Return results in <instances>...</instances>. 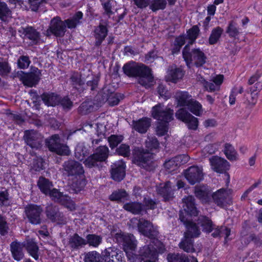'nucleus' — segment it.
Segmentation results:
<instances>
[{
    "instance_id": "obj_1",
    "label": "nucleus",
    "mask_w": 262,
    "mask_h": 262,
    "mask_svg": "<svg viewBox=\"0 0 262 262\" xmlns=\"http://www.w3.org/2000/svg\"><path fill=\"white\" fill-rule=\"evenodd\" d=\"M125 74L129 77H139V83L146 87L149 88L152 85L154 77L151 70L144 64H138L135 62L127 63L123 67Z\"/></svg>"
},
{
    "instance_id": "obj_2",
    "label": "nucleus",
    "mask_w": 262,
    "mask_h": 262,
    "mask_svg": "<svg viewBox=\"0 0 262 262\" xmlns=\"http://www.w3.org/2000/svg\"><path fill=\"white\" fill-rule=\"evenodd\" d=\"M146 147L148 149L136 148L133 151V162L146 170H151L150 165L149 151L156 149L159 147V143L155 137H148L145 142Z\"/></svg>"
},
{
    "instance_id": "obj_3",
    "label": "nucleus",
    "mask_w": 262,
    "mask_h": 262,
    "mask_svg": "<svg viewBox=\"0 0 262 262\" xmlns=\"http://www.w3.org/2000/svg\"><path fill=\"white\" fill-rule=\"evenodd\" d=\"M183 57L189 68L193 66L202 67L206 61V56L202 50L200 49L190 50L188 45L185 46L183 50Z\"/></svg>"
},
{
    "instance_id": "obj_4",
    "label": "nucleus",
    "mask_w": 262,
    "mask_h": 262,
    "mask_svg": "<svg viewBox=\"0 0 262 262\" xmlns=\"http://www.w3.org/2000/svg\"><path fill=\"white\" fill-rule=\"evenodd\" d=\"M43 209L40 205L34 204L27 205L24 208L25 218L32 225H39L42 222Z\"/></svg>"
},
{
    "instance_id": "obj_5",
    "label": "nucleus",
    "mask_w": 262,
    "mask_h": 262,
    "mask_svg": "<svg viewBox=\"0 0 262 262\" xmlns=\"http://www.w3.org/2000/svg\"><path fill=\"white\" fill-rule=\"evenodd\" d=\"M109 150L106 146H100L96 152L89 157L84 161L85 165L89 168L98 166V163L105 161L108 156Z\"/></svg>"
},
{
    "instance_id": "obj_6",
    "label": "nucleus",
    "mask_w": 262,
    "mask_h": 262,
    "mask_svg": "<svg viewBox=\"0 0 262 262\" xmlns=\"http://www.w3.org/2000/svg\"><path fill=\"white\" fill-rule=\"evenodd\" d=\"M151 114L154 119L161 122L169 123L173 119V111L159 103L152 107Z\"/></svg>"
},
{
    "instance_id": "obj_7",
    "label": "nucleus",
    "mask_w": 262,
    "mask_h": 262,
    "mask_svg": "<svg viewBox=\"0 0 262 262\" xmlns=\"http://www.w3.org/2000/svg\"><path fill=\"white\" fill-rule=\"evenodd\" d=\"M50 151L61 156H68L70 154L69 147L62 143L58 135H54L47 142Z\"/></svg>"
},
{
    "instance_id": "obj_8",
    "label": "nucleus",
    "mask_w": 262,
    "mask_h": 262,
    "mask_svg": "<svg viewBox=\"0 0 262 262\" xmlns=\"http://www.w3.org/2000/svg\"><path fill=\"white\" fill-rule=\"evenodd\" d=\"M138 228L141 234L153 239L154 243L160 244V242L156 238L158 231L151 222L142 218L140 219L138 223Z\"/></svg>"
},
{
    "instance_id": "obj_9",
    "label": "nucleus",
    "mask_w": 262,
    "mask_h": 262,
    "mask_svg": "<svg viewBox=\"0 0 262 262\" xmlns=\"http://www.w3.org/2000/svg\"><path fill=\"white\" fill-rule=\"evenodd\" d=\"M184 175L188 183L194 185L200 183L204 178L203 168L198 166H191L184 171Z\"/></svg>"
},
{
    "instance_id": "obj_10",
    "label": "nucleus",
    "mask_w": 262,
    "mask_h": 262,
    "mask_svg": "<svg viewBox=\"0 0 262 262\" xmlns=\"http://www.w3.org/2000/svg\"><path fill=\"white\" fill-rule=\"evenodd\" d=\"M63 169L68 176H80L83 175L84 171L81 163L74 160H69L65 161L63 164Z\"/></svg>"
},
{
    "instance_id": "obj_11",
    "label": "nucleus",
    "mask_w": 262,
    "mask_h": 262,
    "mask_svg": "<svg viewBox=\"0 0 262 262\" xmlns=\"http://www.w3.org/2000/svg\"><path fill=\"white\" fill-rule=\"evenodd\" d=\"M66 31V25L60 17H54L50 22L49 28L47 31V35L51 34L57 37L63 36Z\"/></svg>"
},
{
    "instance_id": "obj_12",
    "label": "nucleus",
    "mask_w": 262,
    "mask_h": 262,
    "mask_svg": "<svg viewBox=\"0 0 262 262\" xmlns=\"http://www.w3.org/2000/svg\"><path fill=\"white\" fill-rule=\"evenodd\" d=\"M40 71L37 68H32L30 73H23L20 79L24 85L32 87L37 84L40 79Z\"/></svg>"
},
{
    "instance_id": "obj_13",
    "label": "nucleus",
    "mask_w": 262,
    "mask_h": 262,
    "mask_svg": "<svg viewBox=\"0 0 262 262\" xmlns=\"http://www.w3.org/2000/svg\"><path fill=\"white\" fill-rule=\"evenodd\" d=\"M162 244H158L154 243L153 241L149 245L145 246L140 250V255L146 257L155 259L157 258L158 252H162Z\"/></svg>"
},
{
    "instance_id": "obj_14",
    "label": "nucleus",
    "mask_w": 262,
    "mask_h": 262,
    "mask_svg": "<svg viewBox=\"0 0 262 262\" xmlns=\"http://www.w3.org/2000/svg\"><path fill=\"white\" fill-rule=\"evenodd\" d=\"M46 213L47 217L52 222H56L59 224H64L67 223V219L64 217L62 213L59 211L56 206L49 205L46 207Z\"/></svg>"
},
{
    "instance_id": "obj_15",
    "label": "nucleus",
    "mask_w": 262,
    "mask_h": 262,
    "mask_svg": "<svg viewBox=\"0 0 262 262\" xmlns=\"http://www.w3.org/2000/svg\"><path fill=\"white\" fill-rule=\"evenodd\" d=\"M211 168L218 173H224L229 169L230 164L225 159L217 156H213L209 159Z\"/></svg>"
},
{
    "instance_id": "obj_16",
    "label": "nucleus",
    "mask_w": 262,
    "mask_h": 262,
    "mask_svg": "<svg viewBox=\"0 0 262 262\" xmlns=\"http://www.w3.org/2000/svg\"><path fill=\"white\" fill-rule=\"evenodd\" d=\"M24 139L27 145L32 148H38L42 142L41 135L33 130L26 131Z\"/></svg>"
},
{
    "instance_id": "obj_17",
    "label": "nucleus",
    "mask_w": 262,
    "mask_h": 262,
    "mask_svg": "<svg viewBox=\"0 0 262 262\" xmlns=\"http://www.w3.org/2000/svg\"><path fill=\"white\" fill-rule=\"evenodd\" d=\"M125 165L122 160L116 161L112 165L111 177L116 181H121L125 175Z\"/></svg>"
},
{
    "instance_id": "obj_18",
    "label": "nucleus",
    "mask_w": 262,
    "mask_h": 262,
    "mask_svg": "<svg viewBox=\"0 0 262 262\" xmlns=\"http://www.w3.org/2000/svg\"><path fill=\"white\" fill-rule=\"evenodd\" d=\"M123 245V249L125 252L127 257L129 260L134 258L135 252L137 247L136 241L133 235L129 234L126 237Z\"/></svg>"
},
{
    "instance_id": "obj_19",
    "label": "nucleus",
    "mask_w": 262,
    "mask_h": 262,
    "mask_svg": "<svg viewBox=\"0 0 262 262\" xmlns=\"http://www.w3.org/2000/svg\"><path fill=\"white\" fill-rule=\"evenodd\" d=\"M123 245V249L125 252L127 257L129 260L134 258L135 252L137 247L136 241L133 235L129 234L126 237Z\"/></svg>"
},
{
    "instance_id": "obj_20",
    "label": "nucleus",
    "mask_w": 262,
    "mask_h": 262,
    "mask_svg": "<svg viewBox=\"0 0 262 262\" xmlns=\"http://www.w3.org/2000/svg\"><path fill=\"white\" fill-rule=\"evenodd\" d=\"M229 191L224 189H221L212 195L214 203L220 207H223L226 203H229L231 199Z\"/></svg>"
},
{
    "instance_id": "obj_21",
    "label": "nucleus",
    "mask_w": 262,
    "mask_h": 262,
    "mask_svg": "<svg viewBox=\"0 0 262 262\" xmlns=\"http://www.w3.org/2000/svg\"><path fill=\"white\" fill-rule=\"evenodd\" d=\"M184 210L191 216H196L198 211L195 206L194 199L193 196L189 195L182 200Z\"/></svg>"
},
{
    "instance_id": "obj_22",
    "label": "nucleus",
    "mask_w": 262,
    "mask_h": 262,
    "mask_svg": "<svg viewBox=\"0 0 262 262\" xmlns=\"http://www.w3.org/2000/svg\"><path fill=\"white\" fill-rule=\"evenodd\" d=\"M180 219L181 222L185 225L187 231L184 233L185 235H187L193 238L198 237L201 233L198 227L196 224L189 221L185 220L184 216L181 214L180 215Z\"/></svg>"
},
{
    "instance_id": "obj_23",
    "label": "nucleus",
    "mask_w": 262,
    "mask_h": 262,
    "mask_svg": "<svg viewBox=\"0 0 262 262\" xmlns=\"http://www.w3.org/2000/svg\"><path fill=\"white\" fill-rule=\"evenodd\" d=\"M103 259L105 262H110V256L112 258H115L117 261L123 262V253L121 251H117L115 248L110 247L102 252Z\"/></svg>"
},
{
    "instance_id": "obj_24",
    "label": "nucleus",
    "mask_w": 262,
    "mask_h": 262,
    "mask_svg": "<svg viewBox=\"0 0 262 262\" xmlns=\"http://www.w3.org/2000/svg\"><path fill=\"white\" fill-rule=\"evenodd\" d=\"M102 100L104 102L107 101L108 104L111 106L118 104L120 101L118 95L108 87H105L102 90Z\"/></svg>"
},
{
    "instance_id": "obj_25",
    "label": "nucleus",
    "mask_w": 262,
    "mask_h": 262,
    "mask_svg": "<svg viewBox=\"0 0 262 262\" xmlns=\"http://www.w3.org/2000/svg\"><path fill=\"white\" fill-rule=\"evenodd\" d=\"M157 191L158 194L161 195L165 201L170 200L173 196V190L171 183L169 181L160 184L157 188Z\"/></svg>"
},
{
    "instance_id": "obj_26",
    "label": "nucleus",
    "mask_w": 262,
    "mask_h": 262,
    "mask_svg": "<svg viewBox=\"0 0 262 262\" xmlns=\"http://www.w3.org/2000/svg\"><path fill=\"white\" fill-rule=\"evenodd\" d=\"M150 126V119L143 118L137 121H133L132 127L136 131L141 134L145 133Z\"/></svg>"
},
{
    "instance_id": "obj_27",
    "label": "nucleus",
    "mask_w": 262,
    "mask_h": 262,
    "mask_svg": "<svg viewBox=\"0 0 262 262\" xmlns=\"http://www.w3.org/2000/svg\"><path fill=\"white\" fill-rule=\"evenodd\" d=\"M107 27L102 24L96 27L94 31V36L96 39L95 46H99L107 35Z\"/></svg>"
},
{
    "instance_id": "obj_28",
    "label": "nucleus",
    "mask_w": 262,
    "mask_h": 262,
    "mask_svg": "<svg viewBox=\"0 0 262 262\" xmlns=\"http://www.w3.org/2000/svg\"><path fill=\"white\" fill-rule=\"evenodd\" d=\"M177 104L180 106H188L193 100L191 95L187 92H178L174 96Z\"/></svg>"
},
{
    "instance_id": "obj_29",
    "label": "nucleus",
    "mask_w": 262,
    "mask_h": 262,
    "mask_svg": "<svg viewBox=\"0 0 262 262\" xmlns=\"http://www.w3.org/2000/svg\"><path fill=\"white\" fill-rule=\"evenodd\" d=\"M184 75V72L179 68L171 67L167 72V80L176 83L181 79Z\"/></svg>"
},
{
    "instance_id": "obj_30",
    "label": "nucleus",
    "mask_w": 262,
    "mask_h": 262,
    "mask_svg": "<svg viewBox=\"0 0 262 262\" xmlns=\"http://www.w3.org/2000/svg\"><path fill=\"white\" fill-rule=\"evenodd\" d=\"M23 245L19 242H13L10 245V251L12 257L16 261H20L24 256Z\"/></svg>"
},
{
    "instance_id": "obj_31",
    "label": "nucleus",
    "mask_w": 262,
    "mask_h": 262,
    "mask_svg": "<svg viewBox=\"0 0 262 262\" xmlns=\"http://www.w3.org/2000/svg\"><path fill=\"white\" fill-rule=\"evenodd\" d=\"M41 98L48 106H55L58 105L60 101L59 96L53 93H44L41 95Z\"/></svg>"
},
{
    "instance_id": "obj_32",
    "label": "nucleus",
    "mask_w": 262,
    "mask_h": 262,
    "mask_svg": "<svg viewBox=\"0 0 262 262\" xmlns=\"http://www.w3.org/2000/svg\"><path fill=\"white\" fill-rule=\"evenodd\" d=\"M257 90L250 88L249 91L246 92L244 95V103L249 106H254L257 102Z\"/></svg>"
},
{
    "instance_id": "obj_33",
    "label": "nucleus",
    "mask_w": 262,
    "mask_h": 262,
    "mask_svg": "<svg viewBox=\"0 0 262 262\" xmlns=\"http://www.w3.org/2000/svg\"><path fill=\"white\" fill-rule=\"evenodd\" d=\"M68 244L73 249H78L86 245V240L80 237L77 233L71 236L69 239Z\"/></svg>"
},
{
    "instance_id": "obj_34",
    "label": "nucleus",
    "mask_w": 262,
    "mask_h": 262,
    "mask_svg": "<svg viewBox=\"0 0 262 262\" xmlns=\"http://www.w3.org/2000/svg\"><path fill=\"white\" fill-rule=\"evenodd\" d=\"M192 238L193 237L184 235V237L179 244L180 248L187 253L195 252Z\"/></svg>"
},
{
    "instance_id": "obj_35",
    "label": "nucleus",
    "mask_w": 262,
    "mask_h": 262,
    "mask_svg": "<svg viewBox=\"0 0 262 262\" xmlns=\"http://www.w3.org/2000/svg\"><path fill=\"white\" fill-rule=\"evenodd\" d=\"M23 33L25 36L31 40L34 44H37L40 38L39 32L32 27H27L24 29Z\"/></svg>"
},
{
    "instance_id": "obj_36",
    "label": "nucleus",
    "mask_w": 262,
    "mask_h": 262,
    "mask_svg": "<svg viewBox=\"0 0 262 262\" xmlns=\"http://www.w3.org/2000/svg\"><path fill=\"white\" fill-rule=\"evenodd\" d=\"M48 195L52 200L61 203H65L66 201L69 200V196L67 195H63L57 189L52 188Z\"/></svg>"
},
{
    "instance_id": "obj_37",
    "label": "nucleus",
    "mask_w": 262,
    "mask_h": 262,
    "mask_svg": "<svg viewBox=\"0 0 262 262\" xmlns=\"http://www.w3.org/2000/svg\"><path fill=\"white\" fill-rule=\"evenodd\" d=\"M168 262H189L187 257L183 254L170 253L167 256ZM191 262H198L196 258L192 257Z\"/></svg>"
},
{
    "instance_id": "obj_38",
    "label": "nucleus",
    "mask_w": 262,
    "mask_h": 262,
    "mask_svg": "<svg viewBox=\"0 0 262 262\" xmlns=\"http://www.w3.org/2000/svg\"><path fill=\"white\" fill-rule=\"evenodd\" d=\"M123 208L134 214H139L143 209L142 204L137 202L126 203L124 204Z\"/></svg>"
},
{
    "instance_id": "obj_39",
    "label": "nucleus",
    "mask_w": 262,
    "mask_h": 262,
    "mask_svg": "<svg viewBox=\"0 0 262 262\" xmlns=\"http://www.w3.org/2000/svg\"><path fill=\"white\" fill-rule=\"evenodd\" d=\"M37 185L40 191L46 195H47L52 188L53 187V184L48 179L43 177L39 178Z\"/></svg>"
},
{
    "instance_id": "obj_40",
    "label": "nucleus",
    "mask_w": 262,
    "mask_h": 262,
    "mask_svg": "<svg viewBox=\"0 0 262 262\" xmlns=\"http://www.w3.org/2000/svg\"><path fill=\"white\" fill-rule=\"evenodd\" d=\"M224 152L230 161H236L237 159V153L234 147L230 143L225 144Z\"/></svg>"
},
{
    "instance_id": "obj_41",
    "label": "nucleus",
    "mask_w": 262,
    "mask_h": 262,
    "mask_svg": "<svg viewBox=\"0 0 262 262\" xmlns=\"http://www.w3.org/2000/svg\"><path fill=\"white\" fill-rule=\"evenodd\" d=\"M198 224L203 227V230L209 233L212 231L213 225L212 221L207 217L202 216L198 219Z\"/></svg>"
},
{
    "instance_id": "obj_42",
    "label": "nucleus",
    "mask_w": 262,
    "mask_h": 262,
    "mask_svg": "<svg viewBox=\"0 0 262 262\" xmlns=\"http://www.w3.org/2000/svg\"><path fill=\"white\" fill-rule=\"evenodd\" d=\"M88 155V150L84 144L83 143H78L75 150V157L76 158L80 161H82Z\"/></svg>"
},
{
    "instance_id": "obj_43",
    "label": "nucleus",
    "mask_w": 262,
    "mask_h": 262,
    "mask_svg": "<svg viewBox=\"0 0 262 262\" xmlns=\"http://www.w3.org/2000/svg\"><path fill=\"white\" fill-rule=\"evenodd\" d=\"M187 107L192 113L196 116H200L203 112L201 103L193 99Z\"/></svg>"
},
{
    "instance_id": "obj_44",
    "label": "nucleus",
    "mask_w": 262,
    "mask_h": 262,
    "mask_svg": "<svg viewBox=\"0 0 262 262\" xmlns=\"http://www.w3.org/2000/svg\"><path fill=\"white\" fill-rule=\"evenodd\" d=\"M26 248L29 254L36 260L38 259V247L33 241H28L27 243Z\"/></svg>"
},
{
    "instance_id": "obj_45",
    "label": "nucleus",
    "mask_w": 262,
    "mask_h": 262,
    "mask_svg": "<svg viewBox=\"0 0 262 262\" xmlns=\"http://www.w3.org/2000/svg\"><path fill=\"white\" fill-rule=\"evenodd\" d=\"M82 13L81 12H77L75 15L71 19H68L65 20V25L70 29L75 28L76 26L80 23V19L82 17Z\"/></svg>"
},
{
    "instance_id": "obj_46",
    "label": "nucleus",
    "mask_w": 262,
    "mask_h": 262,
    "mask_svg": "<svg viewBox=\"0 0 262 262\" xmlns=\"http://www.w3.org/2000/svg\"><path fill=\"white\" fill-rule=\"evenodd\" d=\"M223 32V29L220 27L214 28L209 38V43L210 45L216 43L221 36Z\"/></svg>"
},
{
    "instance_id": "obj_47",
    "label": "nucleus",
    "mask_w": 262,
    "mask_h": 262,
    "mask_svg": "<svg viewBox=\"0 0 262 262\" xmlns=\"http://www.w3.org/2000/svg\"><path fill=\"white\" fill-rule=\"evenodd\" d=\"M167 4L166 0H151L150 1L149 8L153 12H156L160 10H164Z\"/></svg>"
},
{
    "instance_id": "obj_48",
    "label": "nucleus",
    "mask_w": 262,
    "mask_h": 262,
    "mask_svg": "<svg viewBox=\"0 0 262 262\" xmlns=\"http://www.w3.org/2000/svg\"><path fill=\"white\" fill-rule=\"evenodd\" d=\"M260 76V74L256 73L250 77L248 82L249 85L254 84L251 88L258 91L262 89V83L258 81Z\"/></svg>"
},
{
    "instance_id": "obj_49",
    "label": "nucleus",
    "mask_w": 262,
    "mask_h": 262,
    "mask_svg": "<svg viewBox=\"0 0 262 262\" xmlns=\"http://www.w3.org/2000/svg\"><path fill=\"white\" fill-rule=\"evenodd\" d=\"M11 11L7 6V5L0 1V19L5 21L7 18L11 17Z\"/></svg>"
},
{
    "instance_id": "obj_50",
    "label": "nucleus",
    "mask_w": 262,
    "mask_h": 262,
    "mask_svg": "<svg viewBox=\"0 0 262 262\" xmlns=\"http://www.w3.org/2000/svg\"><path fill=\"white\" fill-rule=\"evenodd\" d=\"M86 238V244L94 247H98L102 242V237L96 234H88Z\"/></svg>"
},
{
    "instance_id": "obj_51",
    "label": "nucleus",
    "mask_w": 262,
    "mask_h": 262,
    "mask_svg": "<svg viewBox=\"0 0 262 262\" xmlns=\"http://www.w3.org/2000/svg\"><path fill=\"white\" fill-rule=\"evenodd\" d=\"M127 196L126 192L123 189H118L115 191L109 196V199L113 201H121Z\"/></svg>"
},
{
    "instance_id": "obj_52",
    "label": "nucleus",
    "mask_w": 262,
    "mask_h": 262,
    "mask_svg": "<svg viewBox=\"0 0 262 262\" xmlns=\"http://www.w3.org/2000/svg\"><path fill=\"white\" fill-rule=\"evenodd\" d=\"M244 92V88L241 85L234 86L229 96V103L231 105H233L235 103L236 97L237 94H242Z\"/></svg>"
},
{
    "instance_id": "obj_53",
    "label": "nucleus",
    "mask_w": 262,
    "mask_h": 262,
    "mask_svg": "<svg viewBox=\"0 0 262 262\" xmlns=\"http://www.w3.org/2000/svg\"><path fill=\"white\" fill-rule=\"evenodd\" d=\"M11 71V67L9 66L8 60L0 58V75L2 76H7Z\"/></svg>"
},
{
    "instance_id": "obj_54",
    "label": "nucleus",
    "mask_w": 262,
    "mask_h": 262,
    "mask_svg": "<svg viewBox=\"0 0 262 262\" xmlns=\"http://www.w3.org/2000/svg\"><path fill=\"white\" fill-rule=\"evenodd\" d=\"M226 33L228 34L229 36L231 37H236L239 34V29L237 27V25L235 23L231 21L226 30Z\"/></svg>"
},
{
    "instance_id": "obj_55",
    "label": "nucleus",
    "mask_w": 262,
    "mask_h": 262,
    "mask_svg": "<svg viewBox=\"0 0 262 262\" xmlns=\"http://www.w3.org/2000/svg\"><path fill=\"white\" fill-rule=\"evenodd\" d=\"M230 234V230L225 227H221L216 228L214 229V232L212 233V235L214 237H217L220 236L225 235L226 239Z\"/></svg>"
},
{
    "instance_id": "obj_56",
    "label": "nucleus",
    "mask_w": 262,
    "mask_h": 262,
    "mask_svg": "<svg viewBox=\"0 0 262 262\" xmlns=\"http://www.w3.org/2000/svg\"><path fill=\"white\" fill-rule=\"evenodd\" d=\"M191 115L185 108H182L178 110L176 113V117L179 120L185 122Z\"/></svg>"
},
{
    "instance_id": "obj_57",
    "label": "nucleus",
    "mask_w": 262,
    "mask_h": 262,
    "mask_svg": "<svg viewBox=\"0 0 262 262\" xmlns=\"http://www.w3.org/2000/svg\"><path fill=\"white\" fill-rule=\"evenodd\" d=\"M168 130V123L160 121L156 128L157 135L162 136L165 135Z\"/></svg>"
},
{
    "instance_id": "obj_58",
    "label": "nucleus",
    "mask_w": 262,
    "mask_h": 262,
    "mask_svg": "<svg viewBox=\"0 0 262 262\" xmlns=\"http://www.w3.org/2000/svg\"><path fill=\"white\" fill-rule=\"evenodd\" d=\"M122 136L112 135L108 138V142L111 148L116 147L123 140Z\"/></svg>"
},
{
    "instance_id": "obj_59",
    "label": "nucleus",
    "mask_w": 262,
    "mask_h": 262,
    "mask_svg": "<svg viewBox=\"0 0 262 262\" xmlns=\"http://www.w3.org/2000/svg\"><path fill=\"white\" fill-rule=\"evenodd\" d=\"M194 193L198 198L202 201H206L208 198V192L204 188L195 187Z\"/></svg>"
},
{
    "instance_id": "obj_60",
    "label": "nucleus",
    "mask_w": 262,
    "mask_h": 262,
    "mask_svg": "<svg viewBox=\"0 0 262 262\" xmlns=\"http://www.w3.org/2000/svg\"><path fill=\"white\" fill-rule=\"evenodd\" d=\"M116 152L118 155L124 157H128L130 155V149L129 145L125 144H122L116 149Z\"/></svg>"
},
{
    "instance_id": "obj_61",
    "label": "nucleus",
    "mask_w": 262,
    "mask_h": 262,
    "mask_svg": "<svg viewBox=\"0 0 262 262\" xmlns=\"http://www.w3.org/2000/svg\"><path fill=\"white\" fill-rule=\"evenodd\" d=\"M71 80L72 85L76 88H77V86H81L84 83V81L81 79V75L77 73H73L72 75Z\"/></svg>"
},
{
    "instance_id": "obj_62",
    "label": "nucleus",
    "mask_w": 262,
    "mask_h": 262,
    "mask_svg": "<svg viewBox=\"0 0 262 262\" xmlns=\"http://www.w3.org/2000/svg\"><path fill=\"white\" fill-rule=\"evenodd\" d=\"M30 63L31 61L28 56L22 55L19 57L17 60V64L19 68L23 69L27 68Z\"/></svg>"
},
{
    "instance_id": "obj_63",
    "label": "nucleus",
    "mask_w": 262,
    "mask_h": 262,
    "mask_svg": "<svg viewBox=\"0 0 262 262\" xmlns=\"http://www.w3.org/2000/svg\"><path fill=\"white\" fill-rule=\"evenodd\" d=\"M179 158V157L175 158L166 161L164 163L165 168L170 171H173L176 169L179 165V164L177 162Z\"/></svg>"
},
{
    "instance_id": "obj_64",
    "label": "nucleus",
    "mask_w": 262,
    "mask_h": 262,
    "mask_svg": "<svg viewBox=\"0 0 262 262\" xmlns=\"http://www.w3.org/2000/svg\"><path fill=\"white\" fill-rule=\"evenodd\" d=\"M199 28L197 26H194L188 32V36L191 40L190 43L192 44L197 38L199 33Z\"/></svg>"
}]
</instances>
